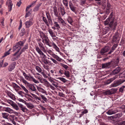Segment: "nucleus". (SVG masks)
I'll return each instance as SVG.
<instances>
[{"label":"nucleus","instance_id":"nucleus-1","mask_svg":"<svg viewBox=\"0 0 125 125\" xmlns=\"http://www.w3.org/2000/svg\"><path fill=\"white\" fill-rule=\"evenodd\" d=\"M113 12H112L110 14L108 18L111 20V21L110 22L109 24V27L111 29L115 30L116 26L117 25V22L116 21H115L113 24L114 18H113Z\"/></svg>","mask_w":125,"mask_h":125},{"label":"nucleus","instance_id":"nucleus-2","mask_svg":"<svg viewBox=\"0 0 125 125\" xmlns=\"http://www.w3.org/2000/svg\"><path fill=\"white\" fill-rule=\"evenodd\" d=\"M125 81V80L120 79L115 81L112 84L111 86L113 87H116L118 86Z\"/></svg>","mask_w":125,"mask_h":125},{"label":"nucleus","instance_id":"nucleus-3","mask_svg":"<svg viewBox=\"0 0 125 125\" xmlns=\"http://www.w3.org/2000/svg\"><path fill=\"white\" fill-rule=\"evenodd\" d=\"M112 6L109 1H107V3L106 7L105 10L106 14L104 15V19H105L107 17L106 14L108 15L110 13V10Z\"/></svg>","mask_w":125,"mask_h":125},{"label":"nucleus","instance_id":"nucleus-4","mask_svg":"<svg viewBox=\"0 0 125 125\" xmlns=\"http://www.w3.org/2000/svg\"><path fill=\"white\" fill-rule=\"evenodd\" d=\"M119 57H117L116 59H113L111 61V65L113 67H115L119 64Z\"/></svg>","mask_w":125,"mask_h":125},{"label":"nucleus","instance_id":"nucleus-5","mask_svg":"<svg viewBox=\"0 0 125 125\" xmlns=\"http://www.w3.org/2000/svg\"><path fill=\"white\" fill-rule=\"evenodd\" d=\"M110 48L108 46H105L101 49L100 53L102 55L104 54L105 53L107 52L110 50Z\"/></svg>","mask_w":125,"mask_h":125},{"label":"nucleus","instance_id":"nucleus-6","mask_svg":"<svg viewBox=\"0 0 125 125\" xmlns=\"http://www.w3.org/2000/svg\"><path fill=\"white\" fill-rule=\"evenodd\" d=\"M24 43V42L23 41H21L18 42L17 43L18 45L20 47V49L19 50H18L14 54H12L13 56H15L19 52L20 50L21 49L22 46L23 45Z\"/></svg>","mask_w":125,"mask_h":125},{"label":"nucleus","instance_id":"nucleus-7","mask_svg":"<svg viewBox=\"0 0 125 125\" xmlns=\"http://www.w3.org/2000/svg\"><path fill=\"white\" fill-rule=\"evenodd\" d=\"M36 50L38 53L40 55L42 56V59L46 58V55L44 54L42 52L38 47H36Z\"/></svg>","mask_w":125,"mask_h":125},{"label":"nucleus","instance_id":"nucleus-8","mask_svg":"<svg viewBox=\"0 0 125 125\" xmlns=\"http://www.w3.org/2000/svg\"><path fill=\"white\" fill-rule=\"evenodd\" d=\"M33 19L31 18L29 21L25 22V26L26 28H29L32 25L33 23L32 22Z\"/></svg>","mask_w":125,"mask_h":125},{"label":"nucleus","instance_id":"nucleus-9","mask_svg":"<svg viewBox=\"0 0 125 125\" xmlns=\"http://www.w3.org/2000/svg\"><path fill=\"white\" fill-rule=\"evenodd\" d=\"M115 93L114 89H111L109 90L104 92V94L106 95H110L114 94Z\"/></svg>","mask_w":125,"mask_h":125},{"label":"nucleus","instance_id":"nucleus-10","mask_svg":"<svg viewBox=\"0 0 125 125\" xmlns=\"http://www.w3.org/2000/svg\"><path fill=\"white\" fill-rule=\"evenodd\" d=\"M121 68L118 67L113 70L111 73V74L115 75L118 73L121 70Z\"/></svg>","mask_w":125,"mask_h":125},{"label":"nucleus","instance_id":"nucleus-11","mask_svg":"<svg viewBox=\"0 0 125 125\" xmlns=\"http://www.w3.org/2000/svg\"><path fill=\"white\" fill-rule=\"evenodd\" d=\"M6 4H7L9 9V11H10L12 9V6L13 4L12 3V1L11 0H8L6 2Z\"/></svg>","mask_w":125,"mask_h":125},{"label":"nucleus","instance_id":"nucleus-12","mask_svg":"<svg viewBox=\"0 0 125 125\" xmlns=\"http://www.w3.org/2000/svg\"><path fill=\"white\" fill-rule=\"evenodd\" d=\"M16 64L15 62H12L11 64L9 66L8 68V71L9 72L11 71L15 68Z\"/></svg>","mask_w":125,"mask_h":125},{"label":"nucleus","instance_id":"nucleus-13","mask_svg":"<svg viewBox=\"0 0 125 125\" xmlns=\"http://www.w3.org/2000/svg\"><path fill=\"white\" fill-rule=\"evenodd\" d=\"M117 77V76H115L112 78H110L106 81L105 82V84H108L112 82Z\"/></svg>","mask_w":125,"mask_h":125},{"label":"nucleus","instance_id":"nucleus-14","mask_svg":"<svg viewBox=\"0 0 125 125\" xmlns=\"http://www.w3.org/2000/svg\"><path fill=\"white\" fill-rule=\"evenodd\" d=\"M7 93L8 96L13 100H15L16 99L15 95L10 92L8 91Z\"/></svg>","mask_w":125,"mask_h":125},{"label":"nucleus","instance_id":"nucleus-15","mask_svg":"<svg viewBox=\"0 0 125 125\" xmlns=\"http://www.w3.org/2000/svg\"><path fill=\"white\" fill-rule=\"evenodd\" d=\"M38 44L41 50H42L44 52H46V50H45L43 44L41 42H38Z\"/></svg>","mask_w":125,"mask_h":125},{"label":"nucleus","instance_id":"nucleus-16","mask_svg":"<svg viewBox=\"0 0 125 125\" xmlns=\"http://www.w3.org/2000/svg\"><path fill=\"white\" fill-rule=\"evenodd\" d=\"M28 86L29 89L31 91L36 92L37 91L36 89L33 85L30 83L28 84Z\"/></svg>","mask_w":125,"mask_h":125},{"label":"nucleus","instance_id":"nucleus-17","mask_svg":"<svg viewBox=\"0 0 125 125\" xmlns=\"http://www.w3.org/2000/svg\"><path fill=\"white\" fill-rule=\"evenodd\" d=\"M58 19L59 22H61L62 25L64 26L66 25V23L61 16H59L58 17Z\"/></svg>","mask_w":125,"mask_h":125},{"label":"nucleus","instance_id":"nucleus-18","mask_svg":"<svg viewBox=\"0 0 125 125\" xmlns=\"http://www.w3.org/2000/svg\"><path fill=\"white\" fill-rule=\"evenodd\" d=\"M111 65V61L107 62L105 64H102V67L104 68H107L109 67Z\"/></svg>","mask_w":125,"mask_h":125},{"label":"nucleus","instance_id":"nucleus-19","mask_svg":"<svg viewBox=\"0 0 125 125\" xmlns=\"http://www.w3.org/2000/svg\"><path fill=\"white\" fill-rule=\"evenodd\" d=\"M117 112V111L116 110L113 109H111L109 110L107 112V113L109 115H111L116 113Z\"/></svg>","mask_w":125,"mask_h":125},{"label":"nucleus","instance_id":"nucleus-20","mask_svg":"<svg viewBox=\"0 0 125 125\" xmlns=\"http://www.w3.org/2000/svg\"><path fill=\"white\" fill-rule=\"evenodd\" d=\"M31 94L34 99H35L38 102H39V101L41 100V98L40 97H38L37 95L32 94Z\"/></svg>","mask_w":125,"mask_h":125},{"label":"nucleus","instance_id":"nucleus-21","mask_svg":"<svg viewBox=\"0 0 125 125\" xmlns=\"http://www.w3.org/2000/svg\"><path fill=\"white\" fill-rule=\"evenodd\" d=\"M48 31L51 36L52 37H55L56 36L55 35V34L53 32V31L52 29H49L48 30Z\"/></svg>","mask_w":125,"mask_h":125},{"label":"nucleus","instance_id":"nucleus-22","mask_svg":"<svg viewBox=\"0 0 125 125\" xmlns=\"http://www.w3.org/2000/svg\"><path fill=\"white\" fill-rule=\"evenodd\" d=\"M60 12L61 15L63 16L66 13V12L65 11L64 8L63 7H60Z\"/></svg>","mask_w":125,"mask_h":125},{"label":"nucleus","instance_id":"nucleus-23","mask_svg":"<svg viewBox=\"0 0 125 125\" xmlns=\"http://www.w3.org/2000/svg\"><path fill=\"white\" fill-rule=\"evenodd\" d=\"M26 33L25 29L22 28L20 31V35L21 36H22L24 35Z\"/></svg>","mask_w":125,"mask_h":125},{"label":"nucleus","instance_id":"nucleus-24","mask_svg":"<svg viewBox=\"0 0 125 125\" xmlns=\"http://www.w3.org/2000/svg\"><path fill=\"white\" fill-rule=\"evenodd\" d=\"M41 4H37L36 5L35 7L33 9L34 11H37L39 10V8L41 5Z\"/></svg>","mask_w":125,"mask_h":125},{"label":"nucleus","instance_id":"nucleus-25","mask_svg":"<svg viewBox=\"0 0 125 125\" xmlns=\"http://www.w3.org/2000/svg\"><path fill=\"white\" fill-rule=\"evenodd\" d=\"M4 110L5 111L7 112L8 113H13V111L10 108H4Z\"/></svg>","mask_w":125,"mask_h":125},{"label":"nucleus","instance_id":"nucleus-26","mask_svg":"<svg viewBox=\"0 0 125 125\" xmlns=\"http://www.w3.org/2000/svg\"><path fill=\"white\" fill-rule=\"evenodd\" d=\"M28 48V44H26L24 46V47L22 49L21 51L22 52H24L25 51H26L27 50Z\"/></svg>","mask_w":125,"mask_h":125},{"label":"nucleus","instance_id":"nucleus-27","mask_svg":"<svg viewBox=\"0 0 125 125\" xmlns=\"http://www.w3.org/2000/svg\"><path fill=\"white\" fill-rule=\"evenodd\" d=\"M37 89L39 92L45 94L46 93V91L42 88L37 87Z\"/></svg>","mask_w":125,"mask_h":125},{"label":"nucleus","instance_id":"nucleus-28","mask_svg":"<svg viewBox=\"0 0 125 125\" xmlns=\"http://www.w3.org/2000/svg\"><path fill=\"white\" fill-rule=\"evenodd\" d=\"M20 47L18 45L17 43L14 45L13 47V52L15 51L16 49H18V50H19L20 49Z\"/></svg>","mask_w":125,"mask_h":125},{"label":"nucleus","instance_id":"nucleus-29","mask_svg":"<svg viewBox=\"0 0 125 125\" xmlns=\"http://www.w3.org/2000/svg\"><path fill=\"white\" fill-rule=\"evenodd\" d=\"M64 74L67 78H69L70 77V72L69 71H65V72H64Z\"/></svg>","mask_w":125,"mask_h":125},{"label":"nucleus","instance_id":"nucleus-30","mask_svg":"<svg viewBox=\"0 0 125 125\" xmlns=\"http://www.w3.org/2000/svg\"><path fill=\"white\" fill-rule=\"evenodd\" d=\"M52 46H53V48H54L57 51H59V49L56 46V44L53 42L52 43Z\"/></svg>","mask_w":125,"mask_h":125},{"label":"nucleus","instance_id":"nucleus-31","mask_svg":"<svg viewBox=\"0 0 125 125\" xmlns=\"http://www.w3.org/2000/svg\"><path fill=\"white\" fill-rule=\"evenodd\" d=\"M19 84L21 87V88L24 90V91H25V92L27 94H28L29 93V91L24 86L22 85V84Z\"/></svg>","mask_w":125,"mask_h":125},{"label":"nucleus","instance_id":"nucleus-32","mask_svg":"<svg viewBox=\"0 0 125 125\" xmlns=\"http://www.w3.org/2000/svg\"><path fill=\"white\" fill-rule=\"evenodd\" d=\"M42 17V19L43 21L45 23V24L47 25V26H49V24L48 21L46 19V17L43 16Z\"/></svg>","mask_w":125,"mask_h":125},{"label":"nucleus","instance_id":"nucleus-33","mask_svg":"<svg viewBox=\"0 0 125 125\" xmlns=\"http://www.w3.org/2000/svg\"><path fill=\"white\" fill-rule=\"evenodd\" d=\"M28 108L30 109H32L34 107V105L31 104H29L27 103L26 104Z\"/></svg>","mask_w":125,"mask_h":125},{"label":"nucleus","instance_id":"nucleus-34","mask_svg":"<svg viewBox=\"0 0 125 125\" xmlns=\"http://www.w3.org/2000/svg\"><path fill=\"white\" fill-rule=\"evenodd\" d=\"M54 26L56 27V29L58 30L60 28V27L59 25L58 24V22H57L55 21L54 23Z\"/></svg>","mask_w":125,"mask_h":125},{"label":"nucleus","instance_id":"nucleus-35","mask_svg":"<svg viewBox=\"0 0 125 125\" xmlns=\"http://www.w3.org/2000/svg\"><path fill=\"white\" fill-rule=\"evenodd\" d=\"M88 112V111L86 109L84 110L83 112L81 113V114L80 115L79 117H81L83 115H84V114L87 113Z\"/></svg>","mask_w":125,"mask_h":125},{"label":"nucleus","instance_id":"nucleus-36","mask_svg":"<svg viewBox=\"0 0 125 125\" xmlns=\"http://www.w3.org/2000/svg\"><path fill=\"white\" fill-rule=\"evenodd\" d=\"M40 96L43 101L45 102H47L48 101L47 99L44 95L42 94H41Z\"/></svg>","mask_w":125,"mask_h":125},{"label":"nucleus","instance_id":"nucleus-37","mask_svg":"<svg viewBox=\"0 0 125 125\" xmlns=\"http://www.w3.org/2000/svg\"><path fill=\"white\" fill-rule=\"evenodd\" d=\"M111 20L109 19L108 18L105 21H104L105 25H106L109 24H109L110 23H109L110 22H111Z\"/></svg>","mask_w":125,"mask_h":125},{"label":"nucleus","instance_id":"nucleus-38","mask_svg":"<svg viewBox=\"0 0 125 125\" xmlns=\"http://www.w3.org/2000/svg\"><path fill=\"white\" fill-rule=\"evenodd\" d=\"M67 20L68 22L71 24L73 22V21L72 19L70 17H69L67 19Z\"/></svg>","mask_w":125,"mask_h":125},{"label":"nucleus","instance_id":"nucleus-39","mask_svg":"<svg viewBox=\"0 0 125 125\" xmlns=\"http://www.w3.org/2000/svg\"><path fill=\"white\" fill-rule=\"evenodd\" d=\"M116 116H117V117H120L122 116V114L121 113H119L117 114H116ZM108 117H115L114 116H108Z\"/></svg>","mask_w":125,"mask_h":125},{"label":"nucleus","instance_id":"nucleus-40","mask_svg":"<svg viewBox=\"0 0 125 125\" xmlns=\"http://www.w3.org/2000/svg\"><path fill=\"white\" fill-rule=\"evenodd\" d=\"M30 78L32 79V81L35 83H38L39 82L37 80H36L35 78H34L32 76H30Z\"/></svg>","mask_w":125,"mask_h":125},{"label":"nucleus","instance_id":"nucleus-41","mask_svg":"<svg viewBox=\"0 0 125 125\" xmlns=\"http://www.w3.org/2000/svg\"><path fill=\"white\" fill-rule=\"evenodd\" d=\"M35 69L39 73H41L42 71L41 69L38 66H36Z\"/></svg>","mask_w":125,"mask_h":125},{"label":"nucleus","instance_id":"nucleus-42","mask_svg":"<svg viewBox=\"0 0 125 125\" xmlns=\"http://www.w3.org/2000/svg\"><path fill=\"white\" fill-rule=\"evenodd\" d=\"M40 33L41 37L42 39H43V38L46 36L44 33L42 31L40 32Z\"/></svg>","mask_w":125,"mask_h":125},{"label":"nucleus","instance_id":"nucleus-43","mask_svg":"<svg viewBox=\"0 0 125 125\" xmlns=\"http://www.w3.org/2000/svg\"><path fill=\"white\" fill-rule=\"evenodd\" d=\"M58 79L64 83H65L67 81L65 78L62 77L58 78Z\"/></svg>","mask_w":125,"mask_h":125},{"label":"nucleus","instance_id":"nucleus-44","mask_svg":"<svg viewBox=\"0 0 125 125\" xmlns=\"http://www.w3.org/2000/svg\"><path fill=\"white\" fill-rule=\"evenodd\" d=\"M118 37L115 36V35L113 36V38L112 41L113 42H116Z\"/></svg>","mask_w":125,"mask_h":125},{"label":"nucleus","instance_id":"nucleus-45","mask_svg":"<svg viewBox=\"0 0 125 125\" xmlns=\"http://www.w3.org/2000/svg\"><path fill=\"white\" fill-rule=\"evenodd\" d=\"M63 2L64 5L66 7L68 6V2L67 0H63Z\"/></svg>","mask_w":125,"mask_h":125},{"label":"nucleus","instance_id":"nucleus-46","mask_svg":"<svg viewBox=\"0 0 125 125\" xmlns=\"http://www.w3.org/2000/svg\"><path fill=\"white\" fill-rule=\"evenodd\" d=\"M6 118L8 119L9 120H10L11 121L12 123L14 124V125H16V123L13 120H12V119L10 118Z\"/></svg>","mask_w":125,"mask_h":125},{"label":"nucleus","instance_id":"nucleus-47","mask_svg":"<svg viewBox=\"0 0 125 125\" xmlns=\"http://www.w3.org/2000/svg\"><path fill=\"white\" fill-rule=\"evenodd\" d=\"M48 60L46 59L45 58L42 59V61L45 64H48Z\"/></svg>","mask_w":125,"mask_h":125},{"label":"nucleus","instance_id":"nucleus-48","mask_svg":"<svg viewBox=\"0 0 125 125\" xmlns=\"http://www.w3.org/2000/svg\"><path fill=\"white\" fill-rule=\"evenodd\" d=\"M50 59L55 64H57L58 63V62L55 59H53L52 58H50Z\"/></svg>","mask_w":125,"mask_h":125},{"label":"nucleus","instance_id":"nucleus-49","mask_svg":"<svg viewBox=\"0 0 125 125\" xmlns=\"http://www.w3.org/2000/svg\"><path fill=\"white\" fill-rule=\"evenodd\" d=\"M45 44L48 45L49 47L52 46V43L50 42V41H48L45 43Z\"/></svg>","mask_w":125,"mask_h":125},{"label":"nucleus","instance_id":"nucleus-50","mask_svg":"<svg viewBox=\"0 0 125 125\" xmlns=\"http://www.w3.org/2000/svg\"><path fill=\"white\" fill-rule=\"evenodd\" d=\"M21 109L24 112H27L28 110L27 109L26 107H24Z\"/></svg>","mask_w":125,"mask_h":125},{"label":"nucleus","instance_id":"nucleus-51","mask_svg":"<svg viewBox=\"0 0 125 125\" xmlns=\"http://www.w3.org/2000/svg\"><path fill=\"white\" fill-rule=\"evenodd\" d=\"M124 88H125V86L123 85L120 88H119V91H120L123 92L124 91Z\"/></svg>","mask_w":125,"mask_h":125},{"label":"nucleus","instance_id":"nucleus-52","mask_svg":"<svg viewBox=\"0 0 125 125\" xmlns=\"http://www.w3.org/2000/svg\"><path fill=\"white\" fill-rule=\"evenodd\" d=\"M10 53V52H5L4 53V55L2 57V58H3L4 57H5L6 56L9 55Z\"/></svg>","mask_w":125,"mask_h":125},{"label":"nucleus","instance_id":"nucleus-53","mask_svg":"<svg viewBox=\"0 0 125 125\" xmlns=\"http://www.w3.org/2000/svg\"><path fill=\"white\" fill-rule=\"evenodd\" d=\"M75 8L76 7L74 6L70 8L71 10L74 12H76Z\"/></svg>","mask_w":125,"mask_h":125},{"label":"nucleus","instance_id":"nucleus-54","mask_svg":"<svg viewBox=\"0 0 125 125\" xmlns=\"http://www.w3.org/2000/svg\"><path fill=\"white\" fill-rule=\"evenodd\" d=\"M22 82L26 84H27V85H28V84H29L30 83H28L26 80L24 78H23L22 79Z\"/></svg>","mask_w":125,"mask_h":125},{"label":"nucleus","instance_id":"nucleus-55","mask_svg":"<svg viewBox=\"0 0 125 125\" xmlns=\"http://www.w3.org/2000/svg\"><path fill=\"white\" fill-rule=\"evenodd\" d=\"M117 45L116 44H115L111 48V49L112 50H113L114 51L115 49V48L117 47Z\"/></svg>","mask_w":125,"mask_h":125},{"label":"nucleus","instance_id":"nucleus-56","mask_svg":"<svg viewBox=\"0 0 125 125\" xmlns=\"http://www.w3.org/2000/svg\"><path fill=\"white\" fill-rule=\"evenodd\" d=\"M62 67L64 68L65 70H67V69L69 68L68 66L66 65L63 64L62 65Z\"/></svg>","mask_w":125,"mask_h":125},{"label":"nucleus","instance_id":"nucleus-57","mask_svg":"<svg viewBox=\"0 0 125 125\" xmlns=\"http://www.w3.org/2000/svg\"><path fill=\"white\" fill-rule=\"evenodd\" d=\"M18 59V58L16 56V57H14L12 58L11 59V60L12 61H15L17 60Z\"/></svg>","mask_w":125,"mask_h":125},{"label":"nucleus","instance_id":"nucleus-58","mask_svg":"<svg viewBox=\"0 0 125 125\" xmlns=\"http://www.w3.org/2000/svg\"><path fill=\"white\" fill-rule=\"evenodd\" d=\"M18 94L22 97L23 96V94H25L23 92L21 91L19 92Z\"/></svg>","mask_w":125,"mask_h":125},{"label":"nucleus","instance_id":"nucleus-59","mask_svg":"<svg viewBox=\"0 0 125 125\" xmlns=\"http://www.w3.org/2000/svg\"><path fill=\"white\" fill-rule=\"evenodd\" d=\"M53 12L54 13V14L55 17H58L59 16L58 15V12L57 11H54Z\"/></svg>","mask_w":125,"mask_h":125},{"label":"nucleus","instance_id":"nucleus-60","mask_svg":"<svg viewBox=\"0 0 125 125\" xmlns=\"http://www.w3.org/2000/svg\"><path fill=\"white\" fill-rule=\"evenodd\" d=\"M13 85L14 88H17L18 87H19V86L15 83H13Z\"/></svg>","mask_w":125,"mask_h":125},{"label":"nucleus","instance_id":"nucleus-61","mask_svg":"<svg viewBox=\"0 0 125 125\" xmlns=\"http://www.w3.org/2000/svg\"><path fill=\"white\" fill-rule=\"evenodd\" d=\"M3 117H8V114L6 113H2Z\"/></svg>","mask_w":125,"mask_h":125},{"label":"nucleus","instance_id":"nucleus-62","mask_svg":"<svg viewBox=\"0 0 125 125\" xmlns=\"http://www.w3.org/2000/svg\"><path fill=\"white\" fill-rule=\"evenodd\" d=\"M31 13L29 11H28L26 14L25 15V17L26 18V17H28L29 15L31 14Z\"/></svg>","mask_w":125,"mask_h":125},{"label":"nucleus","instance_id":"nucleus-63","mask_svg":"<svg viewBox=\"0 0 125 125\" xmlns=\"http://www.w3.org/2000/svg\"><path fill=\"white\" fill-rule=\"evenodd\" d=\"M59 95L60 97H64L65 95L62 93L59 92Z\"/></svg>","mask_w":125,"mask_h":125},{"label":"nucleus","instance_id":"nucleus-64","mask_svg":"<svg viewBox=\"0 0 125 125\" xmlns=\"http://www.w3.org/2000/svg\"><path fill=\"white\" fill-rule=\"evenodd\" d=\"M80 3L81 5H83L85 4L86 0H80Z\"/></svg>","mask_w":125,"mask_h":125}]
</instances>
